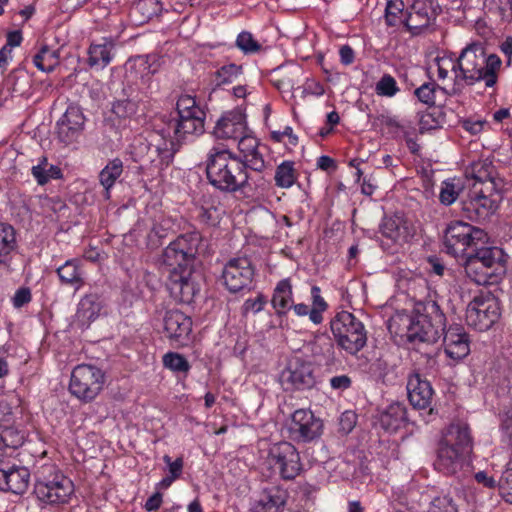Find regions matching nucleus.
<instances>
[{"label":"nucleus","instance_id":"nucleus-1","mask_svg":"<svg viewBox=\"0 0 512 512\" xmlns=\"http://www.w3.org/2000/svg\"><path fill=\"white\" fill-rule=\"evenodd\" d=\"M201 240L197 231L181 234L162 253L161 266L167 274V289L182 303L192 302L198 291L192 275Z\"/></svg>","mask_w":512,"mask_h":512},{"label":"nucleus","instance_id":"nucleus-2","mask_svg":"<svg viewBox=\"0 0 512 512\" xmlns=\"http://www.w3.org/2000/svg\"><path fill=\"white\" fill-rule=\"evenodd\" d=\"M402 331L399 334L405 337L416 352L427 359L431 366L436 343L444 331L446 317L435 300L420 303L411 315H399L393 319Z\"/></svg>","mask_w":512,"mask_h":512},{"label":"nucleus","instance_id":"nucleus-3","mask_svg":"<svg viewBox=\"0 0 512 512\" xmlns=\"http://www.w3.org/2000/svg\"><path fill=\"white\" fill-rule=\"evenodd\" d=\"M502 60L494 53H487L480 42H472L462 49L453 65L454 93L465 86L483 83L486 89H493L498 83Z\"/></svg>","mask_w":512,"mask_h":512},{"label":"nucleus","instance_id":"nucleus-4","mask_svg":"<svg viewBox=\"0 0 512 512\" xmlns=\"http://www.w3.org/2000/svg\"><path fill=\"white\" fill-rule=\"evenodd\" d=\"M177 118L167 123L166 133L171 138L170 148H158L163 163L169 164L180 146L190 135H200L204 132L206 113L197 104L194 97L181 95L176 103Z\"/></svg>","mask_w":512,"mask_h":512},{"label":"nucleus","instance_id":"nucleus-5","mask_svg":"<svg viewBox=\"0 0 512 512\" xmlns=\"http://www.w3.org/2000/svg\"><path fill=\"white\" fill-rule=\"evenodd\" d=\"M472 450L469 428L462 424H452L439 444L434 466L445 475L468 472Z\"/></svg>","mask_w":512,"mask_h":512},{"label":"nucleus","instance_id":"nucleus-6","mask_svg":"<svg viewBox=\"0 0 512 512\" xmlns=\"http://www.w3.org/2000/svg\"><path fill=\"white\" fill-rule=\"evenodd\" d=\"M245 163L230 150L213 146L206 158L209 183L222 192H238L243 180Z\"/></svg>","mask_w":512,"mask_h":512},{"label":"nucleus","instance_id":"nucleus-7","mask_svg":"<svg viewBox=\"0 0 512 512\" xmlns=\"http://www.w3.org/2000/svg\"><path fill=\"white\" fill-rule=\"evenodd\" d=\"M330 328L337 344L351 355H356L367 343L364 324L348 311L338 312Z\"/></svg>","mask_w":512,"mask_h":512},{"label":"nucleus","instance_id":"nucleus-8","mask_svg":"<svg viewBox=\"0 0 512 512\" xmlns=\"http://www.w3.org/2000/svg\"><path fill=\"white\" fill-rule=\"evenodd\" d=\"M484 230L462 221L451 222L444 232L443 245L447 254L462 259L477 245H483Z\"/></svg>","mask_w":512,"mask_h":512},{"label":"nucleus","instance_id":"nucleus-9","mask_svg":"<svg viewBox=\"0 0 512 512\" xmlns=\"http://www.w3.org/2000/svg\"><path fill=\"white\" fill-rule=\"evenodd\" d=\"M265 465L284 480L295 479L302 471L300 455L294 445L282 441L269 447Z\"/></svg>","mask_w":512,"mask_h":512},{"label":"nucleus","instance_id":"nucleus-10","mask_svg":"<svg viewBox=\"0 0 512 512\" xmlns=\"http://www.w3.org/2000/svg\"><path fill=\"white\" fill-rule=\"evenodd\" d=\"M105 383L104 372L91 364L77 365L71 373L69 390L84 402H91L102 391Z\"/></svg>","mask_w":512,"mask_h":512},{"label":"nucleus","instance_id":"nucleus-11","mask_svg":"<svg viewBox=\"0 0 512 512\" xmlns=\"http://www.w3.org/2000/svg\"><path fill=\"white\" fill-rule=\"evenodd\" d=\"M255 266L247 256L230 258L224 265L221 279L230 293L249 292L254 285Z\"/></svg>","mask_w":512,"mask_h":512},{"label":"nucleus","instance_id":"nucleus-12","mask_svg":"<svg viewBox=\"0 0 512 512\" xmlns=\"http://www.w3.org/2000/svg\"><path fill=\"white\" fill-rule=\"evenodd\" d=\"M73 491V482L60 471L39 477L34 486L37 498L48 504L66 503Z\"/></svg>","mask_w":512,"mask_h":512},{"label":"nucleus","instance_id":"nucleus-13","mask_svg":"<svg viewBox=\"0 0 512 512\" xmlns=\"http://www.w3.org/2000/svg\"><path fill=\"white\" fill-rule=\"evenodd\" d=\"M498 318V304L491 296H476L467 306L466 322L476 330H488Z\"/></svg>","mask_w":512,"mask_h":512},{"label":"nucleus","instance_id":"nucleus-14","mask_svg":"<svg viewBox=\"0 0 512 512\" xmlns=\"http://www.w3.org/2000/svg\"><path fill=\"white\" fill-rule=\"evenodd\" d=\"M439 12L437 0H413L406 12L405 27L411 34L418 35L435 21Z\"/></svg>","mask_w":512,"mask_h":512},{"label":"nucleus","instance_id":"nucleus-15","mask_svg":"<svg viewBox=\"0 0 512 512\" xmlns=\"http://www.w3.org/2000/svg\"><path fill=\"white\" fill-rule=\"evenodd\" d=\"M280 381L286 390L311 388L315 384L313 367L300 357H293L281 372Z\"/></svg>","mask_w":512,"mask_h":512},{"label":"nucleus","instance_id":"nucleus-16","mask_svg":"<svg viewBox=\"0 0 512 512\" xmlns=\"http://www.w3.org/2000/svg\"><path fill=\"white\" fill-rule=\"evenodd\" d=\"M85 116L82 109L77 105H69L57 121L56 134L58 139L65 145L72 144L78 140L84 129Z\"/></svg>","mask_w":512,"mask_h":512},{"label":"nucleus","instance_id":"nucleus-17","mask_svg":"<svg viewBox=\"0 0 512 512\" xmlns=\"http://www.w3.org/2000/svg\"><path fill=\"white\" fill-rule=\"evenodd\" d=\"M322 426L310 410L298 409L291 416L289 430L295 440L310 442L321 435Z\"/></svg>","mask_w":512,"mask_h":512},{"label":"nucleus","instance_id":"nucleus-18","mask_svg":"<svg viewBox=\"0 0 512 512\" xmlns=\"http://www.w3.org/2000/svg\"><path fill=\"white\" fill-rule=\"evenodd\" d=\"M497 209V200L485 189L474 191V195L462 202V210L471 221H486Z\"/></svg>","mask_w":512,"mask_h":512},{"label":"nucleus","instance_id":"nucleus-19","mask_svg":"<svg viewBox=\"0 0 512 512\" xmlns=\"http://www.w3.org/2000/svg\"><path fill=\"white\" fill-rule=\"evenodd\" d=\"M443 343L446 355L453 360H461L470 352V340L465 328L460 324H453L444 329Z\"/></svg>","mask_w":512,"mask_h":512},{"label":"nucleus","instance_id":"nucleus-20","mask_svg":"<svg viewBox=\"0 0 512 512\" xmlns=\"http://www.w3.org/2000/svg\"><path fill=\"white\" fill-rule=\"evenodd\" d=\"M164 331L171 341L185 345L192 331V320L179 310H169L164 317Z\"/></svg>","mask_w":512,"mask_h":512},{"label":"nucleus","instance_id":"nucleus-21","mask_svg":"<svg viewBox=\"0 0 512 512\" xmlns=\"http://www.w3.org/2000/svg\"><path fill=\"white\" fill-rule=\"evenodd\" d=\"M379 230L382 236L394 243L407 242L415 232L412 223L403 214L399 213L385 216Z\"/></svg>","mask_w":512,"mask_h":512},{"label":"nucleus","instance_id":"nucleus-22","mask_svg":"<svg viewBox=\"0 0 512 512\" xmlns=\"http://www.w3.org/2000/svg\"><path fill=\"white\" fill-rule=\"evenodd\" d=\"M289 497L288 491L279 485H269L262 489L258 500L250 512H282Z\"/></svg>","mask_w":512,"mask_h":512},{"label":"nucleus","instance_id":"nucleus-23","mask_svg":"<svg viewBox=\"0 0 512 512\" xmlns=\"http://www.w3.org/2000/svg\"><path fill=\"white\" fill-rule=\"evenodd\" d=\"M246 132L245 115L240 110L226 112L216 123L213 134L217 139L237 140Z\"/></svg>","mask_w":512,"mask_h":512},{"label":"nucleus","instance_id":"nucleus-24","mask_svg":"<svg viewBox=\"0 0 512 512\" xmlns=\"http://www.w3.org/2000/svg\"><path fill=\"white\" fill-rule=\"evenodd\" d=\"M408 399L417 409H426L430 406L433 389L429 381L421 378L418 372L411 374L407 381Z\"/></svg>","mask_w":512,"mask_h":512},{"label":"nucleus","instance_id":"nucleus-25","mask_svg":"<svg viewBox=\"0 0 512 512\" xmlns=\"http://www.w3.org/2000/svg\"><path fill=\"white\" fill-rule=\"evenodd\" d=\"M237 141L239 152L242 155L241 160L250 170L260 171L266 168V163L257 138L247 135L245 132Z\"/></svg>","mask_w":512,"mask_h":512},{"label":"nucleus","instance_id":"nucleus-26","mask_svg":"<svg viewBox=\"0 0 512 512\" xmlns=\"http://www.w3.org/2000/svg\"><path fill=\"white\" fill-rule=\"evenodd\" d=\"M30 472L26 467L12 466L0 469V490L23 494L29 486Z\"/></svg>","mask_w":512,"mask_h":512},{"label":"nucleus","instance_id":"nucleus-27","mask_svg":"<svg viewBox=\"0 0 512 512\" xmlns=\"http://www.w3.org/2000/svg\"><path fill=\"white\" fill-rule=\"evenodd\" d=\"M101 309L102 302L99 295L96 293L86 294L78 303L74 321L80 328H87L98 318Z\"/></svg>","mask_w":512,"mask_h":512},{"label":"nucleus","instance_id":"nucleus-28","mask_svg":"<svg viewBox=\"0 0 512 512\" xmlns=\"http://www.w3.org/2000/svg\"><path fill=\"white\" fill-rule=\"evenodd\" d=\"M505 256L501 248L477 245L463 259L477 261V263L486 264L490 268L505 270Z\"/></svg>","mask_w":512,"mask_h":512},{"label":"nucleus","instance_id":"nucleus-29","mask_svg":"<svg viewBox=\"0 0 512 512\" xmlns=\"http://www.w3.org/2000/svg\"><path fill=\"white\" fill-rule=\"evenodd\" d=\"M463 266L467 277L478 285H489L497 282L498 277L505 270L490 268L486 264L477 261L463 259Z\"/></svg>","mask_w":512,"mask_h":512},{"label":"nucleus","instance_id":"nucleus-30","mask_svg":"<svg viewBox=\"0 0 512 512\" xmlns=\"http://www.w3.org/2000/svg\"><path fill=\"white\" fill-rule=\"evenodd\" d=\"M407 422L405 405L397 402L390 404L378 417V424L389 433L396 432Z\"/></svg>","mask_w":512,"mask_h":512},{"label":"nucleus","instance_id":"nucleus-31","mask_svg":"<svg viewBox=\"0 0 512 512\" xmlns=\"http://www.w3.org/2000/svg\"><path fill=\"white\" fill-rule=\"evenodd\" d=\"M56 272L61 284L71 286L75 291L81 289L85 284V273L79 259L67 260L57 268Z\"/></svg>","mask_w":512,"mask_h":512},{"label":"nucleus","instance_id":"nucleus-32","mask_svg":"<svg viewBox=\"0 0 512 512\" xmlns=\"http://www.w3.org/2000/svg\"><path fill=\"white\" fill-rule=\"evenodd\" d=\"M114 53L115 44L113 40L102 38L101 42L90 45L88 63L91 67L103 69L111 62Z\"/></svg>","mask_w":512,"mask_h":512},{"label":"nucleus","instance_id":"nucleus-33","mask_svg":"<svg viewBox=\"0 0 512 512\" xmlns=\"http://www.w3.org/2000/svg\"><path fill=\"white\" fill-rule=\"evenodd\" d=\"M249 167L245 165V170L243 173V180L239 186V192L253 196L256 194H262L266 191L270 185L269 180L264 175V170H248Z\"/></svg>","mask_w":512,"mask_h":512},{"label":"nucleus","instance_id":"nucleus-34","mask_svg":"<svg viewBox=\"0 0 512 512\" xmlns=\"http://www.w3.org/2000/svg\"><path fill=\"white\" fill-rule=\"evenodd\" d=\"M293 303V291L290 279L280 280L273 292L271 304L278 316L285 315Z\"/></svg>","mask_w":512,"mask_h":512},{"label":"nucleus","instance_id":"nucleus-35","mask_svg":"<svg viewBox=\"0 0 512 512\" xmlns=\"http://www.w3.org/2000/svg\"><path fill=\"white\" fill-rule=\"evenodd\" d=\"M124 170L123 162L120 158L109 160L99 173V183L103 187L102 196L105 200L111 198V189L116 181L122 175Z\"/></svg>","mask_w":512,"mask_h":512},{"label":"nucleus","instance_id":"nucleus-36","mask_svg":"<svg viewBox=\"0 0 512 512\" xmlns=\"http://www.w3.org/2000/svg\"><path fill=\"white\" fill-rule=\"evenodd\" d=\"M494 174L495 168L487 159L473 162L469 170V175L477 182L484 184L487 192L495 189Z\"/></svg>","mask_w":512,"mask_h":512},{"label":"nucleus","instance_id":"nucleus-37","mask_svg":"<svg viewBox=\"0 0 512 512\" xmlns=\"http://www.w3.org/2000/svg\"><path fill=\"white\" fill-rule=\"evenodd\" d=\"M137 111L138 104L131 99L116 100L113 102L111 109L112 114L115 116L114 121L117 119L119 127H126Z\"/></svg>","mask_w":512,"mask_h":512},{"label":"nucleus","instance_id":"nucleus-38","mask_svg":"<svg viewBox=\"0 0 512 512\" xmlns=\"http://www.w3.org/2000/svg\"><path fill=\"white\" fill-rule=\"evenodd\" d=\"M370 371L375 378L381 379L384 383L393 382L398 377L395 363L384 355L371 363Z\"/></svg>","mask_w":512,"mask_h":512},{"label":"nucleus","instance_id":"nucleus-39","mask_svg":"<svg viewBox=\"0 0 512 512\" xmlns=\"http://www.w3.org/2000/svg\"><path fill=\"white\" fill-rule=\"evenodd\" d=\"M31 173L39 185H45L51 179H59L62 177L61 169L48 163L46 157H41L37 165L33 166Z\"/></svg>","mask_w":512,"mask_h":512},{"label":"nucleus","instance_id":"nucleus-40","mask_svg":"<svg viewBox=\"0 0 512 512\" xmlns=\"http://www.w3.org/2000/svg\"><path fill=\"white\" fill-rule=\"evenodd\" d=\"M34 65L43 72H51L59 64V50L43 45L33 57Z\"/></svg>","mask_w":512,"mask_h":512},{"label":"nucleus","instance_id":"nucleus-41","mask_svg":"<svg viewBox=\"0 0 512 512\" xmlns=\"http://www.w3.org/2000/svg\"><path fill=\"white\" fill-rule=\"evenodd\" d=\"M17 245L15 229L6 223H0V258L10 260Z\"/></svg>","mask_w":512,"mask_h":512},{"label":"nucleus","instance_id":"nucleus-42","mask_svg":"<svg viewBox=\"0 0 512 512\" xmlns=\"http://www.w3.org/2000/svg\"><path fill=\"white\" fill-rule=\"evenodd\" d=\"M297 179V173L293 161H283L275 171V184L280 188H290Z\"/></svg>","mask_w":512,"mask_h":512},{"label":"nucleus","instance_id":"nucleus-43","mask_svg":"<svg viewBox=\"0 0 512 512\" xmlns=\"http://www.w3.org/2000/svg\"><path fill=\"white\" fill-rule=\"evenodd\" d=\"M404 3L402 0H387L385 8V23L387 26H405L406 14L403 13Z\"/></svg>","mask_w":512,"mask_h":512},{"label":"nucleus","instance_id":"nucleus-44","mask_svg":"<svg viewBox=\"0 0 512 512\" xmlns=\"http://www.w3.org/2000/svg\"><path fill=\"white\" fill-rule=\"evenodd\" d=\"M462 190L463 185L460 180L447 179L443 181L439 192L440 203L445 206L453 204L459 197Z\"/></svg>","mask_w":512,"mask_h":512},{"label":"nucleus","instance_id":"nucleus-45","mask_svg":"<svg viewBox=\"0 0 512 512\" xmlns=\"http://www.w3.org/2000/svg\"><path fill=\"white\" fill-rule=\"evenodd\" d=\"M163 366L174 373L187 374L191 368L188 360L180 353L167 352L162 358Z\"/></svg>","mask_w":512,"mask_h":512},{"label":"nucleus","instance_id":"nucleus-46","mask_svg":"<svg viewBox=\"0 0 512 512\" xmlns=\"http://www.w3.org/2000/svg\"><path fill=\"white\" fill-rule=\"evenodd\" d=\"M242 74V66L236 64L223 65L214 75L216 86L231 84Z\"/></svg>","mask_w":512,"mask_h":512},{"label":"nucleus","instance_id":"nucleus-47","mask_svg":"<svg viewBox=\"0 0 512 512\" xmlns=\"http://www.w3.org/2000/svg\"><path fill=\"white\" fill-rule=\"evenodd\" d=\"M311 296L313 307L309 313V319L316 325L322 323V313L327 309L328 305L324 298L321 296V290L318 286H312Z\"/></svg>","mask_w":512,"mask_h":512},{"label":"nucleus","instance_id":"nucleus-48","mask_svg":"<svg viewBox=\"0 0 512 512\" xmlns=\"http://www.w3.org/2000/svg\"><path fill=\"white\" fill-rule=\"evenodd\" d=\"M236 46L244 54H256L262 50V45L248 31L239 33L236 39Z\"/></svg>","mask_w":512,"mask_h":512},{"label":"nucleus","instance_id":"nucleus-49","mask_svg":"<svg viewBox=\"0 0 512 512\" xmlns=\"http://www.w3.org/2000/svg\"><path fill=\"white\" fill-rule=\"evenodd\" d=\"M7 84L14 93L23 95L29 86V78L24 70H14L7 78Z\"/></svg>","mask_w":512,"mask_h":512},{"label":"nucleus","instance_id":"nucleus-50","mask_svg":"<svg viewBox=\"0 0 512 512\" xmlns=\"http://www.w3.org/2000/svg\"><path fill=\"white\" fill-rule=\"evenodd\" d=\"M440 89L435 82H429L422 84L415 90L414 94L422 103L433 106L436 101V92Z\"/></svg>","mask_w":512,"mask_h":512},{"label":"nucleus","instance_id":"nucleus-51","mask_svg":"<svg viewBox=\"0 0 512 512\" xmlns=\"http://www.w3.org/2000/svg\"><path fill=\"white\" fill-rule=\"evenodd\" d=\"M167 223L154 222L147 235V245L149 248L154 249L161 245V240L167 236L168 227Z\"/></svg>","mask_w":512,"mask_h":512},{"label":"nucleus","instance_id":"nucleus-52","mask_svg":"<svg viewBox=\"0 0 512 512\" xmlns=\"http://www.w3.org/2000/svg\"><path fill=\"white\" fill-rule=\"evenodd\" d=\"M134 10L141 13L145 18L150 19L161 12L162 4L159 0H139Z\"/></svg>","mask_w":512,"mask_h":512},{"label":"nucleus","instance_id":"nucleus-53","mask_svg":"<svg viewBox=\"0 0 512 512\" xmlns=\"http://www.w3.org/2000/svg\"><path fill=\"white\" fill-rule=\"evenodd\" d=\"M375 90L380 96L392 97L399 91V88L391 75L384 74L377 82Z\"/></svg>","mask_w":512,"mask_h":512},{"label":"nucleus","instance_id":"nucleus-54","mask_svg":"<svg viewBox=\"0 0 512 512\" xmlns=\"http://www.w3.org/2000/svg\"><path fill=\"white\" fill-rule=\"evenodd\" d=\"M428 512H458L456 504L449 496L436 497L430 504Z\"/></svg>","mask_w":512,"mask_h":512},{"label":"nucleus","instance_id":"nucleus-55","mask_svg":"<svg viewBox=\"0 0 512 512\" xmlns=\"http://www.w3.org/2000/svg\"><path fill=\"white\" fill-rule=\"evenodd\" d=\"M13 404L7 399L0 400V427L8 429L14 422Z\"/></svg>","mask_w":512,"mask_h":512},{"label":"nucleus","instance_id":"nucleus-56","mask_svg":"<svg viewBox=\"0 0 512 512\" xmlns=\"http://www.w3.org/2000/svg\"><path fill=\"white\" fill-rule=\"evenodd\" d=\"M266 304V298L263 294H258L255 298H249L245 300L241 307L242 314L247 316L248 314H256L263 310Z\"/></svg>","mask_w":512,"mask_h":512},{"label":"nucleus","instance_id":"nucleus-57","mask_svg":"<svg viewBox=\"0 0 512 512\" xmlns=\"http://www.w3.org/2000/svg\"><path fill=\"white\" fill-rule=\"evenodd\" d=\"M500 491L509 503H512V467L507 468L499 480Z\"/></svg>","mask_w":512,"mask_h":512},{"label":"nucleus","instance_id":"nucleus-58","mask_svg":"<svg viewBox=\"0 0 512 512\" xmlns=\"http://www.w3.org/2000/svg\"><path fill=\"white\" fill-rule=\"evenodd\" d=\"M163 461L168 466V472L170 476L174 477L175 479H178L183 471L184 462L181 457L177 458L176 460L172 461L171 457L169 455L163 456Z\"/></svg>","mask_w":512,"mask_h":512},{"label":"nucleus","instance_id":"nucleus-59","mask_svg":"<svg viewBox=\"0 0 512 512\" xmlns=\"http://www.w3.org/2000/svg\"><path fill=\"white\" fill-rule=\"evenodd\" d=\"M456 64V60L451 58H439L437 59L438 66V77L439 79H446L449 74V70L453 72V65Z\"/></svg>","mask_w":512,"mask_h":512},{"label":"nucleus","instance_id":"nucleus-60","mask_svg":"<svg viewBox=\"0 0 512 512\" xmlns=\"http://www.w3.org/2000/svg\"><path fill=\"white\" fill-rule=\"evenodd\" d=\"M13 305L20 308L31 301V292L28 288H20L16 291L13 299Z\"/></svg>","mask_w":512,"mask_h":512},{"label":"nucleus","instance_id":"nucleus-61","mask_svg":"<svg viewBox=\"0 0 512 512\" xmlns=\"http://www.w3.org/2000/svg\"><path fill=\"white\" fill-rule=\"evenodd\" d=\"M356 422V415L353 412L346 411L341 415L340 427L345 433H349L354 428Z\"/></svg>","mask_w":512,"mask_h":512},{"label":"nucleus","instance_id":"nucleus-62","mask_svg":"<svg viewBox=\"0 0 512 512\" xmlns=\"http://www.w3.org/2000/svg\"><path fill=\"white\" fill-rule=\"evenodd\" d=\"M352 380L347 375L334 376L330 379V385L335 390H346L351 386Z\"/></svg>","mask_w":512,"mask_h":512},{"label":"nucleus","instance_id":"nucleus-63","mask_svg":"<svg viewBox=\"0 0 512 512\" xmlns=\"http://www.w3.org/2000/svg\"><path fill=\"white\" fill-rule=\"evenodd\" d=\"M499 12L504 21L512 20V0H499Z\"/></svg>","mask_w":512,"mask_h":512},{"label":"nucleus","instance_id":"nucleus-64","mask_svg":"<svg viewBox=\"0 0 512 512\" xmlns=\"http://www.w3.org/2000/svg\"><path fill=\"white\" fill-rule=\"evenodd\" d=\"M161 503H162V495L157 492V493H154L152 496H150L147 499V501L145 503V508L148 511H155L161 506Z\"/></svg>","mask_w":512,"mask_h":512}]
</instances>
